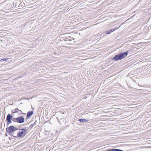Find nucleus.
I'll use <instances>...</instances> for the list:
<instances>
[{"label": "nucleus", "mask_w": 151, "mask_h": 151, "mask_svg": "<svg viewBox=\"0 0 151 151\" xmlns=\"http://www.w3.org/2000/svg\"><path fill=\"white\" fill-rule=\"evenodd\" d=\"M7 122V125L8 126L10 123L12 122V121L11 120H8L6 121Z\"/></svg>", "instance_id": "obj_11"}, {"label": "nucleus", "mask_w": 151, "mask_h": 151, "mask_svg": "<svg viewBox=\"0 0 151 151\" xmlns=\"http://www.w3.org/2000/svg\"><path fill=\"white\" fill-rule=\"evenodd\" d=\"M12 118V116L10 114H8L6 116V121L11 120Z\"/></svg>", "instance_id": "obj_5"}, {"label": "nucleus", "mask_w": 151, "mask_h": 151, "mask_svg": "<svg viewBox=\"0 0 151 151\" xmlns=\"http://www.w3.org/2000/svg\"><path fill=\"white\" fill-rule=\"evenodd\" d=\"M24 122V119L22 116L19 117V123H22Z\"/></svg>", "instance_id": "obj_6"}, {"label": "nucleus", "mask_w": 151, "mask_h": 151, "mask_svg": "<svg viewBox=\"0 0 151 151\" xmlns=\"http://www.w3.org/2000/svg\"><path fill=\"white\" fill-rule=\"evenodd\" d=\"M19 129L13 126H11L6 128V132L9 134H12Z\"/></svg>", "instance_id": "obj_2"}, {"label": "nucleus", "mask_w": 151, "mask_h": 151, "mask_svg": "<svg viewBox=\"0 0 151 151\" xmlns=\"http://www.w3.org/2000/svg\"><path fill=\"white\" fill-rule=\"evenodd\" d=\"M12 120L14 122H15L17 121L18 122H19V117L17 118H13L12 119Z\"/></svg>", "instance_id": "obj_8"}, {"label": "nucleus", "mask_w": 151, "mask_h": 151, "mask_svg": "<svg viewBox=\"0 0 151 151\" xmlns=\"http://www.w3.org/2000/svg\"><path fill=\"white\" fill-rule=\"evenodd\" d=\"M33 111H29L27 113V119L29 118L33 114Z\"/></svg>", "instance_id": "obj_4"}, {"label": "nucleus", "mask_w": 151, "mask_h": 151, "mask_svg": "<svg viewBox=\"0 0 151 151\" xmlns=\"http://www.w3.org/2000/svg\"><path fill=\"white\" fill-rule=\"evenodd\" d=\"M79 121L80 122H87L88 120L85 119H79Z\"/></svg>", "instance_id": "obj_7"}, {"label": "nucleus", "mask_w": 151, "mask_h": 151, "mask_svg": "<svg viewBox=\"0 0 151 151\" xmlns=\"http://www.w3.org/2000/svg\"><path fill=\"white\" fill-rule=\"evenodd\" d=\"M8 59V58H4L3 59H1V60H0V61L1 60H4V61H6Z\"/></svg>", "instance_id": "obj_13"}, {"label": "nucleus", "mask_w": 151, "mask_h": 151, "mask_svg": "<svg viewBox=\"0 0 151 151\" xmlns=\"http://www.w3.org/2000/svg\"><path fill=\"white\" fill-rule=\"evenodd\" d=\"M111 32L110 30L107 31L105 32V33L106 34H109L111 33Z\"/></svg>", "instance_id": "obj_12"}, {"label": "nucleus", "mask_w": 151, "mask_h": 151, "mask_svg": "<svg viewBox=\"0 0 151 151\" xmlns=\"http://www.w3.org/2000/svg\"><path fill=\"white\" fill-rule=\"evenodd\" d=\"M27 133V130L25 129L19 130V137H23L26 135Z\"/></svg>", "instance_id": "obj_3"}, {"label": "nucleus", "mask_w": 151, "mask_h": 151, "mask_svg": "<svg viewBox=\"0 0 151 151\" xmlns=\"http://www.w3.org/2000/svg\"><path fill=\"white\" fill-rule=\"evenodd\" d=\"M12 134L13 136L15 137H19V132L17 133V134L16 135L13 133L12 134Z\"/></svg>", "instance_id": "obj_9"}, {"label": "nucleus", "mask_w": 151, "mask_h": 151, "mask_svg": "<svg viewBox=\"0 0 151 151\" xmlns=\"http://www.w3.org/2000/svg\"><path fill=\"white\" fill-rule=\"evenodd\" d=\"M19 110L18 108H16L14 110H12V111L13 113H14L18 112Z\"/></svg>", "instance_id": "obj_10"}, {"label": "nucleus", "mask_w": 151, "mask_h": 151, "mask_svg": "<svg viewBox=\"0 0 151 151\" xmlns=\"http://www.w3.org/2000/svg\"><path fill=\"white\" fill-rule=\"evenodd\" d=\"M128 54V51L124 53H121L117 55H116L114 57V59L116 60H121L123 58L125 57Z\"/></svg>", "instance_id": "obj_1"}, {"label": "nucleus", "mask_w": 151, "mask_h": 151, "mask_svg": "<svg viewBox=\"0 0 151 151\" xmlns=\"http://www.w3.org/2000/svg\"><path fill=\"white\" fill-rule=\"evenodd\" d=\"M117 29V28H116V29H111V30H110V31L111 32H113L115 30H116Z\"/></svg>", "instance_id": "obj_14"}]
</instances>
